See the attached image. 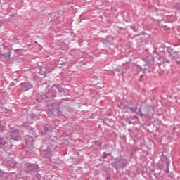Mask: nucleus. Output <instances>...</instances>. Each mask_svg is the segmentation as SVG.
Wrapping results in <instances>:
<instances>
[{
	"label": "nucleus",
	"mask_w": 180,
	"mask_h": 180,
	"mask_svg": "<svg viewBox=\"0 0 180 180\" xmlns=\"http://www.w3.org/2000/svg\"><path fill=\"white\" fill-rule=\"evenodd\" d=\"M176 64H179L180 65V60H179V61L177 60Z\"/></svg>",
	"instance_id": "obj_15"
},
{
	"label": "nucleus",
	"mask_w": 180,
	"mask_h": 180,
	"mask_svg": "<svg viewBox=\"0 0 180 180\" xmlns=\"http://www.w3.org/2000/svg\"><path fill=\"white\" fill-rule=\"evenodd\" d=\"M174 8H175L176 9H178L179 11H180V4H178V3H176V6H174Z\"/></svg>",
	"instance_id": "obj_7"
},
{
	"label": "nucleus",
	"mask_w": 180,
	"mask_h": 180,
	"mask_svg": "<svg viewBox=\"0 0 180 180\" xmlns=\"http://www.w3.org/2000/svg\"><path fill=\"white\" fill-rule=\"evenodd\" d=\"M109 155H110V153H108V154L104 153V154L103 155V158H106V157H108V156H109Z\"/></svg>",
	"instance_id": "obj_9"
},
{
	"label": "nucleus",
	"mask_w": 180,
	"mask_h": 180,
	"mask_svg": "<svg viewBox=\"0 0 180 180\" xmlns=\"http://www.w3.org/2000/svg\"><path fill=\"white\" fill-rule=\"evenodd\" d=\"M128 131H129V133L131 131V129H128Z\"/></svg>",
	"instance_id": "obj_17"
},
{
	"label": "nucleus",
	"mask_w": 180,
	"mask_h": 180,
	"mask_svg": "<svg viewBox=\"0 0 180 180\" xmlns=\"http://www.w3.org/2000/svg\"><path fill=\"white\" fill-rule=\"evenodd\" d=\"M114 11H115V12H116V9H115Z\"/></svg>",
	"instance_id": "obj_20"
},
{
	"label": "nucleus",
	"mask_w": 180,
	"mask_h": 180,
	"mask_svg": "<svg viewBox=\"0 0 180 180\" xmlns=\"http://www.w3.org/2000/svg\"><path fill=\"white\" fill-rule=\"evenodd\" d=\"M2 130H4V127L0 125V131H2Z\"/></svg>",
	"instance_id": "obj_11"
},
{
	"label": "nucleus",
	"mask_w": 180,
	"mask_h": 180,
	"mask_svg": "<svg viewBox=\"0 0 180 180\" xmlns=\"http://www.w3.org/2000/svg\"><path fill=\"white\" fill-rule=\"evenodd\" d=\"M44 153H46V154L49 153V152L48 150H45Z\"/></svg>",
	"instance_id": "obj_13"
},
{
	"label": "nucleus",
	"mask_w": 180,
	"mask_h": 180,
	"mask_svg": "<svg viewBox=\"0 0 180 180\" xmlns=\"http://www.w3.org/2000/svg\"><path fill=\"white\" fill-rule=\"evenodd\" d=\"M141 77H143V75H141Z\"/></svg>",
	"instance_id": "obj_21"
},
{
	"label": "nucleus",
	"mask_w": 180,
	"mask_h": 180,
	"mask_svg": "<svg viewBox=\"0 0 180 180\" xmlns=\"http://www.w3.org/2000/svg\"><path fill=\"white\" fill-rule=\"evenodd\" d=\"M165 63H169V60L166 59Z\"/></svg>",
	"instance_id": "obj_14"
},
{
	"label": "nucleus",
	"mask_w": 180,
	"mask_h": 180,
	"mask_svg": "<svg viewBox=\"0 0 180 180\" xmlns=\"http://www.w3.org/2000/svg\"><path fill=\"white\" fill-rule=\"evenodd\" d=\"M168 160V158L166 155H164V154L161 156V160L162 161H167Z\"/></svg>",
	"instance_id": "obj_5"
},
{
	"label": "nucleus",
	"mask_w": 180,
	"mask_h": 180,
	"mask_svg": "<svg viewBox=\"0 0 180 180\" xmlns=\"http://www.w3.org/2000/svg\"><path fill=\"white\" fill-rule=\"evenodd\" d=\"M169 56H170L171 58H178V56H178V52L175 51V52H174L173 54H169Z\"/></svg>",
	"instance_id": "obj_2"
},
{
	"label": "nucleus",
	"mask_w": 180,
	"mask_h": 180,
	"mask_svg": "<svg viewBox=\"0 0 180 180\" xmlns=\"http://www.w3.org/2000/svg\"><path fill=\"white\" fill-rule=\"evenodd\" d=\"M107 179H108V180L110 179V177H107Z\"/></svg>",
	"instance_id": "obj_19"
},
{
	"label": "nucleus",
	"mask_w": 180,
	"mask_h": 180,
	"mask_svg": "<svg viewBox=\"0 0 180 180\" xmlns=\"http://www.w3.org/2000/svg\"><path fill=\"white\" fill-rule=\"evenodd\" d=\"M30 86H25L22 87V91H24L25 92H26V91H29Z\"/></svg>",
	"instance_id": "obj_6"
},
{
	"label": "nucleus",
	"mask_w": 180,
	"mask_h": 180,
	"mask_svg": "<svg viewBox=\"0 0 180 180\" xmlns=\"http://www.w3.org/2000/svg\"><path fill=\"white\" fill-rule=\"evenodd\" d=\"M131 29H132V30H134V32H138L139 30L137 28H136V27L134 26H131Z\"/></svg>",
	"instance_id": "obj_8"
},
{
	"label": "nucleus",
	"mask_w": 180,
	"mask_h": 180,
	"mask_svg": "<svg viewBox=\"0 0 180 180\" xmlns=\"http://www.w3.org/2000/svg\"><path fill=\"white\" fill-rule=\"evenodd\" d=\"M128 123H129V124H131V121L128 120Z\"/></svg>",
	"instance_id": "obj_16"
},
{
	"label": "nucleus",
	"mask_w": 180,
	"mask_h": 180,
	"mask_svg": "<svg viewBox=\"0 0 180 180\" xmlns=\"http://www.w3.org/2000/svg\"><path fill=\"white\" fill-rule=\"evenodd\" d=\"M132 119H136L137 120V119H139V117H137V115H134Z\"/></svg>",
	"instance_id": "obj_10"
},
{
	"label": "nucleus",
	"mask_w": 180,
	"mask_h": 180,
	"mask_svg": "<svg viewBox=\"0 0 180 180\" xmlns=\"http://www.w3.org/2000/svg\"><path fill=\"white\" fill-rule=\"evenodd\" d=\"M45 157H50V155H45Z\"/></svg>",
	"instance_id": "obj_18"
},
{
	"label": "nucleus",
	"mask_w": 180,
	"mask_h": 180,
	"mask_svg": "<svg viewBox=\"0 0 180 180\" xmlns=\"http://www.w3.org/2000/svg\"><path fill=\"white\" fill-rule=\"evenodd\" d=\"M126 165H127L126 159L122 157L115 159V167L116 169H119V168H124Z\"/></svg>",
	"instance_id": "obj_1"
},
{
	"label": "nucleus",
	"mask_w": 180,
	"mask_h": 180,
	"mask_svg": "<svg viewBox=\"0 0 180 180\" xmlns=\"http://www.w3.org/2000/svg\"><path fill=\"white\" fill-rule=\"evenodd\" d=\"M129 110H131L132 113H135V112L137 110V104H136L134 108H130Z\"/></svg>",
	"instance_id": "obj_3"
},
{
	"label": "nucleus",
	"mask_w": 180,
	"mask_h": 180,
	"mask_svg": "<svg viewBox=\"0 0 180 180\" xmlns=\"http://www.w3.org/2000/svg\"><path fill=\"white\" fill-rule=\"evenodd\" d=\"M136 115H139V116H140L141 117H143V116H144V114L143 113V112H141V108L139 109V112H136Z\"/></svg>",
	"instance_id": "obj_4"
},
{
	"label": "nucleus",
	"mask_w": 180,
	"mask_h": 180,
	"mask_svg": "<svg viewBox=\"0 0 180 180\" xmlns=\"http://www.w3.org/2000/svg\"><path fill=\"white\" fill-rule=\"evenodd\" d=\"M141 34H144L143 32H141V33H140V34H136V35H135V36H141Z\"/></svg>",
	"instance_id": "obj_12"
}]
</instances>
